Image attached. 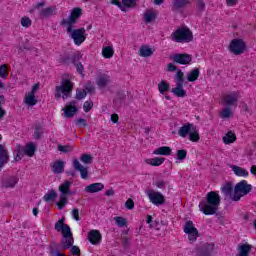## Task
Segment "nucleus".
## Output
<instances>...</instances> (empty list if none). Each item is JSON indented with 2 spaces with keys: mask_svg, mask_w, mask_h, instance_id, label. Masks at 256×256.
Here are the masks:
<instances>
[{
  "mask_svg": "<svg viewBox=\"0 0 256 256\" xmlns=\"http://www.w3.org/2000/svg\"><path fill=\"white\" fill-rule=\"evenodd\" d=\"M54 229L58 233H61L62 237L65 239L61 241V249H63L64 251L70 249V253L73 256H81V249L79 248V246H73L75 243V239L73 238V232H71V227L65 224V218L58 220L54 225Z\"/></svg>",
  "mask_w": 256,
  "mask_h": 256,
  "instance_id": "1",
  "label": "nucleus"
},
{
  "mask_svg": "<svg viewBox=\"0 0 256 256\" xmlns=\"http://www.w3.org/2000/svg\"><path fill=\"white\" fill-rule=\"evenodd\" d=\"M221 205V196L217 191H210L206 194L205 199L200 200L199 202V211L203 215H215L219 211Z\"/></svg>",
  "mask_w": 256,
  "mask_h": 256,
  "instance_id": "2",
  "label": "nucleus"
},
{
  "mask_svg": "<svg viewBox=\"0 0 256 256\" xmlns=\"http://www.w3.org/2000/svg\"><path fill=\"white\" fill-rule=\"evenodd\" d=\"M75 83L71 81L69 75L65 74L60 81V85L55 86V99H69L73 95V88Z\"/></svg>",
  "mask_w": 256,
  "mask_h": 256,
  "instance_id": "3",
  "label": "nucleus"
},
{
  "mask_svg": "<svg viewBox=\"0 0 256 256\" xmlns=\"http://www.w3.org/2000/svg\"><path fill=\"white\" fill-rule=\"evenodd\" d=\"M170 39L174 43H191L193 41V32L189 27L182 26L171 33Z\"/></svg>",
  "mask_w": 256,
  "mask_h": 256,
  "instance_id": "4",
  "label": "nucleus"
},
{
  "mask_svg": "<svg viewBox=\"0 0 256 256\" xmlns=\"http://www.w3.org/2000/svg\"><path fill=\"white\" fill-rule=\"evenodd\" d=\"M73 185V182L66 180L60 186L58 187V191L60 192L59 201L56 202V206L60 211L62 209H65L67 206V203H69V195H72L71 193V186Z\"/></svg>",
  "mask_w": 256,
  "mask_h": 256,
  "instance_id": "5",
  "label": "nucleus"
},
{
  "mask_svg": "<svg viewBox=\"0 0 256 256\" xmlns=\"http://www.w3.org/2000/svg\"><path fill=\"white\" fill-rule=\"evenodd\" d=\"M74 26H67L66 33L72 39L76 47H81L87 41V30L85 28L73 29Z\"/></svg>",
  "mask_w": 256,
  "mask_h": 256,
  "instance_id": "6",
  "label": "nucleus"
},
{
  "mask_svg": "<svg viewBox=\"0 0 256 256\" xmlns=\"http://www.w3.org/2000/svg\"><path fill=\"white\" fill-rule=\"evenodd\" d=\"M253 186L247 183V180H241L234 187V194L232 196L233 201H241V197H245V195H249Z\"/></svg>",
  "mask_w": 256,
  "mask_h": 256,
  "instance_id": "7",
  "label": "nucleus"
},
{
  "mask_svg": "<svg viewBox=\"0 0 256 256\" xmlns=\"http://www.w3.org/2000/svg\"><path fill=\"white\" fill-rule=\"evenodd\" d=\"M83 15V10L79 7L72 9L70 16L68 19H62L60 21V25L62 27H74L75 23H77V19H79Z\"/></svg>",
  "mask_w": 256,
  "mask_h": 256,
  "instance_id": "8",
  "label": "nucleus"
},
{
  "mask_svg": "<svg viewBox=\"0 0 256 256\" xmlns=\"http://www.w3.org/2000/svg\"><path fill=\"white\" fill-rule=\"evenodd\" d=\"M183 232L188 235V241L195 243L199 237V230L195 227V224L191 220H187L183 226Z\"/></svg>",
  "mask_w": 256,
  "mask_h": 256,
  "instance_id": "9",
  "label": "nucleus"
},
{
  "mask_svg": "<svg viewBox=\"0 0 256 256\" xmlns=\"http://www.w3.org/2000/svg\"><path fill=\"white\" fill-rule=\"evenodd\" d=\"M215 255V243H204L194 249V256H213Z\"/></svg>",
  "mask_w": 256,
  "mask_h": 256,
  "instance_id": "10",
  "label": "nucleus"
},
{
  "mask_svg": "<svg viewBox=\"0 0 256 256\" xmlns=\"http://www.w3.org/2000/svg\"><path fill=\"white\" fill-rule=\"evenodd\" d=\"M246 47L247 46L242 39H233L230 42L229 51L230 53H233V55H243V53H245Z\"/></svg>",
  "mask_w": 256,
  "mask_h": 256,
  "instance_id": "11",
  "label": "nucleus"
},
{
  "mask_svg": "<svg viewBox=\"0 0 256 256\" xmlns=\"http://www.w3.org/2000/svg\"><path fill=\"white\" fill-rule=\"evenodd\" d=\"M172 60L178 65H191L193 57L187 53H177L172 56Z\"/></svg>",
  "mask_w": 256,
  "mask_h": 256,
  "instance_id": "12",
  "label": "nucleus"
},
{
  "mask_svg": "<svg viewBox=\"0 0 256 256\" xmlns=\"http://www.w3.org/2000/svg\"><path fill=\"white\" fill-rule=\"evenodd\" d=\"M222 101L227 107H237V103H239V94L237 92L226 94L223 96Z\"/></svg>",
  "mask_w": 256,
  "mask_h": 256,
  "instance_id": "13",
  "label": "nucleus"
},
{
  "mask_svg": "<svg viewBox=\"0 0 256 256\" xmlns=\"http://www.w3.org/2000/svg\"><path fill=\"white\" fill-rule=\"evenodd\" d=\"M148 198L153 205H163L165 203V196L158 191H150L148 193Z\"/></svg>",
  "mask_w": 256,
  "mask_h": 256,
  "instance_id": "14",
  "label": "nucleus"
},
{
  "mask_svg": "<svg viewBox=\"0 0 256 256\" xmlns=\"http://www.w3.org/2000/svg\"><path fill=\"white\" fill-rule=\"evenodd\" d=\"M189 3H191L190 0H172L171 10L173 13H181Z\"/></svg>",
  "mask_w": 256,
  "mask_h": 256,
  "instance_id": "15",
  "label": "nucleus"
},
{
  "mask_svg": "<svg viewBox=\"0 0 256 256\" xmlns=\"http://www.w3.org/2000/svg\"><path fill=\"white\" fill-rule=\"evenodd\" d=\"M72 165L75 171H79L81 179H88L89 170L81 165V162H79V160L74 159Z\"/></svg>",
  "mask_w": 256,
  "mask_h": 256,
  "instance_id": "16",
  "label": "nucleus"
},
{
  "mask_svg": "<svg viewBox=\"0 0 256 256\" xmlns=\"http://www.w3.org/2000/svg\"><path fill=\"white\" fill-rule=\"evenodd\" d=\"M101 239L103 236L99 230H90L88 233V241H90L91 245H99L101 243Z\"/></svg>",
  "mask_w": 256,
  "mask_h": 256,
  "instance_id": "17",
  "label": "nucleus"
},
{
  "mask_svg": "<svg viewBox=\"0 0 256 256\" xmlns=\"http://www.w3.org/2000/svg\"><path fill=\"white\" fill-rule=\"evenodd\" d=\"M194 129L195 126L193 124L189 122L185 123L179 128L178 135L179 137H182V139H185L187 135L189 136Z\"/></svg>",
  "mask_w": 256,
  "mask_h": 256,
  "instance_id": "18",
  "label": "nucleus"
},
{
  "mask_svg": "<svg viewBox=\"0 0 256 256\" xmlns=\"http://www.w3.org/2000/svg\"><path fill=\"white\" fill-rule=\"evenodd\" d=\"M19 183V178L17 176H10L8 178H5L2 180V187L5 189H13L15 188V185Z\"/></svg>",
  "mask_w": 256,
  "mask_h": 256,
  "instance_id": "19",
  "label": "nucleus"
},
{
  "mask_svg": "<svg viewBox=\"0 0 256 256\" xmlns=\"http://www.w3.org/2000/svg\"><path fill=\"white\" fill-rule=\"evenodd\" d=\"M9 163V151L7 148L0 144V169H3L5 165Z\"/></svg>",
  "mask_w": 256,
  "mask_h": 256,
  "instance_id": "20",
  "label": "nucleus"
},
{
  "mask_svg": "<svg viewBox=\"0 0 256 256\" xmlns=\"http://www.w3.org/2000/svg\"><path fill=\"white\" fill-rule=\"evenodd\" d=\"M105 189V185L101 182L92 183L84 188L85 193H99V191H103Z\"/></svg>",
  "mask_w": 256,
  "mask_h": 256,
  "instance_id": "21",
  "label": "nucleus"
},
{
  "mask_svg": "<svg viewBox=\"0 0 256 256\" xmlns=\"http://www.w3.org/2000/svg\"><path fill=\"white\" fill-rule=\"evenodd\" d=\"M63 111L64 116L67 117V119H71V117L75 116V113H77L78 109L77 106H75V102H70L63 108Z\"/></svg>",
  "mask_w": 256,
  "mask_h": 256,
  "instance_id": "22",
  "label": "nucleus"
},
{
  "mask_svg": "<svg viewBox=\"0 0 256 256\" xmlns=\"http://www.w3.org/2000/svg\"><path fill=\"white\" fill-rule=\"evenodd\" d=\"M110 81H111V77L109 75L101 74L96 79V85L97 87H99V89H105V87L109 85Z\"/></svg>",
  "mask_w": 256,
  "mask_h": 256,
  "instance_id": "23",
  "label": "nucleus"
},
{
  "mask_svg": "<svg viewBox=\"0 0 256 256\" xmlns=\"http://www.w3.org/2000/svg\"><path fill=\"white\" fill-rule=\"evenodd\" d=\"M155 53V48L149 47V45H142L138 50L139 57H151Z\"/></svg>",
  "mask_w": 256,
  "mask_h": 256,
  "instance_id": "24",
  "label": "nucleus"
},
{
  "mask_svg": "<svg viewBox=\"0 0 256 256\" xmlns=\"http://www.w3.org/2000/svg\"><path fill=\"white\" fill-rule=\"evenodd\" d=\"M230 169H232V172L234 175H236V177H249V171L241 166L232 165L230 166Z\"/></svg>",
  "mask_w": 256,
  "mask_h": 256,
  "instance_id": "25",
  "label": "nucleus"
},
{
  "mask_svg": "<svg viewBox=\"0 0 256 256\" xmlns=\"http://www.w3.org/2000/svg\"><path fill=\"white\" fill-rule=\"evenodd\" d=\"M174 79L176 81V87L174 89H184L183 83H185V74L182 70L176 72Z\"/></svg>",
  "mask_w": 256,
  "mask_h": 256,
  "instance_id": "26",
  "label": "nucleus"
},
{
  "mask_svg": "<svg viewBox=\"0 0 256 256\" xmlns=\"http://www.w3.org/2000/svg\"><path fill=\"white\" fill-rule=\"evenodd\" d=\"M222 141L225 145H231L237 141V135L233 131H228L223 137Z\"/></svg>",
  "mask_w": 256,
  "mask_h": 256,
  "instance_id": "27",
  "label": "nucleus"
},
{
  "mask_svg": "<svg viewBox=\"0 0 256 256\" xmlns=\"http://www.w3.org/2000/svg\"><path fill=\"white\" fill-rule=\"evenodd\" d=\"M173 149H171V147L169 146H161L156 148L153 151V155H164L166 157H169V155H171Z\"/></svg>",
  "mask_w": 256,
  "mask_h": 256,
  "instance_id": "28",
  "label": "nucleus"
},
{
  "mask_svg": "<svg viewBox=\"0 0 256 256\" xmlns=\"http://www.w3.org/2000/svg\"><path fill=\"white\" fill-rule=\"evenodd\" d=\"M52 171L56 175L63 173L65 171V162L62 160L54 162V164L52 165Z\"/></svg>",
  "mask_w": 256,
  "mask_h": 256,
  "instance_id": "29",
  "label": "nucleus"
},
{
  "mask_svg": "<svg viewBox=\"0 0 256 256\" xmlns=\"http://www.w3.org/2000/svg\"><path fill=\"white\" fill-rule=\"evenodd\" d=\"M200 75H201V71H199V68H194L187 74V81L189 83H195V81L199 79Z\"/></svg>",
  "mask_w": 256,
  "mask_h": 256,
  "instance_id": "30",
  "label": "nucleus"
},
{
  "mask_svg": "<svg viewBox=\"0 0 256 256\" xmlns=\"http://www.w3.org/2000/svg\"><path fill=\"white\" fill-rule=\"evenodd\" d=\"M55 9H57L55 6L43 8L42 10L39 11V15L40 17H42V19H47V17H51V15H55Z\"/></svg>",
  "mask_w": 256,
  "mask_h": 256,
  "instance_id": "31",
  "label": "nucleus"
},
{
  "mask_svg": "<svg viewBox=\"0 0 256 256\" xmlns=\"http://www.w3.org/2000/svg\"><path fill=\"white\" fill-rule=\"evenodd\" d=\"M171 85L166 80H161L158 84V91L160 95H165V93H168L170 91Z\"/></svg>",
  "mask_w": 256,
  "mask_h": 256,
  "instance_id": "32",
  "label": "nucleus"
},
{
  "mask_svg": "<svg viewBox=\"0 0 256 256\" xmlns=\"http://www.w3.org/2000/svg\"><path fill=\"white\" fill-rule=\"evenodd\" d=\"M147 165H151L152 167H161L162 164L165 163V158L155 157L146 160Z\"/></svg>",
  "mask_w": 256,
  "mask_h": 256,
  "instance_id": "33",
  "label": "nucleus"
},
{
  "mask_svg": "<svg viewBox=\"0 0 256 256\" xmlns=\"http://www.w3.org/2000/svg\"><path fill=\"white\" fill-rule=\"evenodd\" d=\"M36 149L37 148L35 147V144H33V142H30L26 145L25 148H22V151L28 157H33V155H35Z\"/></svg>",
  "mask_w": 256,
  "mask_h": 256,
  "instance_id": "34",
  "label": "nucleus"
},
{
  "mask_svg": "<svg viewBox=\"0 0 256 256\" xmlns=\"http://www.w3.org/2000/svg\"><path fill=\"white\" fill-rule=\"evenodd\" d=\"M24 103L29 107L35 106V104L37 103V100L35 99V94H33V92H29L28 94H26L24 98Z\"/></svg>",
  "mask_w": 256,
  "mask_h": 256,
  "instance_id": "35",
  "label": "nucleus"
},
{
  "mask_svg": "<svg viewBox=\"0 0 256 256\" xmlns=\"http://www.w3.org/2000/svg\"><path fill=\"white\" fill-rule=\"evenodd\" d=\"M115 55V50L112 46H105L102 48V56L104 59H111Z\"/></svg>",
  "mask_w": 256,
  "mask_h": 256,
  "instance_id": "36",
  "label": "nucleus"
},
{
  "mask_svg": "<svg viewBox=\"0 0 256 256\" xmlns=\"http://www.w3.org/2000/svg\"><path fill=\"white\" fill-rule=\"evenodd\" d=\"M58 195L57 192H55V190H50L48 191L44 196H43V200L46 203H51L53 201H55V199H57Z\"/></svg>",
  "mask_w": 256,
  "mask_h": 256,
  "instance_id": "37",
  "label": "nucleus"
},
{
  "mask_svg": "<svg viewBox=\"0 0 256 256\" xmlns=\"http://www.w3.org/2000/svg\"><path fill=\"white\" fill-rule=\"evenodd\" d=\"M188 139H189L192 143H197V142H199V140L201 139V136L199 135V131H197V128L194 127V129H192V131H191L190 134L188 135Z\"/></svg>",
  "mask_w": 256,
  "mask_h": 256,
  "instance_id": "38",
  "label": "nucleus"
},
{
  "mask_svg": "<svg viewBox=\"0 0 256 256\" xmlns=\"http://www.w3.org/2000/svg\"><path fill=\"white\" fill-rule=\"evenodd\" d=\"M251 252V245L249 244H242L239 247V255L238 256H249V253Z\"/></svg>",
  "mask_w": 256,
  "mask_h": 256,
  "instance_id": "39",
  "label": "nucleus"
},
{
  "mask_svg": "<svg viewBox=\"0 0 256 256\" xmlns=\"http://www.w3.org/2000/svg\"><path fill=\"white\" fill-rule=\"evenodd\" d=\"M43 136V124L38 123L34 128V139L39 140Z\"/></svg>",
  "mask_w": 256,
  "mask_h": 256,
  "instance_id": "40",
  "label": "nucleus"
},
{
  "mask_svg": "<svg viewBox=\"0 0 256 256\" xmlns=\"http://www.w3.org/2000/svg\"><path fill=\"white\" fill-rule=\"evenodd\" d=\"M171 93L175 95V97H187V91L184 88H172Z\"/></svg>",
  "mask_w": 256,
  "mask_h": 256,
  "instance_id": "41",
  "label": "nucleus"
},
{
  "mask_svg": "<svg viewBox=\"0 0 256 256\" xmlns=\"http://www.w3.org/2000/svg\"><path fill=\"white\" fill-rule=\"evenodd\" d=\"M20 24L22 27H25V29H29V27L33 25V21L28 16H23L20 20Z\"/></svg>",
  "mask_w": 256,
  "mask_h": 256,
  "instance_id": "42",
  "label": "nucleus"
},
{
  "mask_svg": "<svg viewBox=\"0 0 256 256\" xmlns=\"http://www.w3.org/2000/svg\"><path fill=\"white\" fill-rule=\"evenodd\" d=\"M114 221L117 227H127V220L124 217L116 216Z\"/></svg>",
  "mask_w": 256,
  "mask_h": 256,
  "instance_id": "43",
  "label": "nucleus"
},
{
  "mask_svg": "<svg viewBox=\"0 0 256 256\" xmlns=\"http://www.w3.org/2000/svg\"><path fill=\"white\" fill-rule=\"evenodd\" d=\"M0 77L1 79H7V77H9V69L7 68V64L0 65Z\"/></svg>",
  "mask_w": 256,
  "mask_h": 256,
  "instance_id": "44",
  "label": "nucleus"
},
{
  "mask_svg": "<svg viewBox=\"0 0 256 256\" xmlns=\"http://www.w3.org/2000/svg\"><path fill=\"white\" fill-rule=\"evenodd\" d=\"M231 107L227 106L220 112L221 119H229L232 115Z\"/></svg>",
  "mask_w": 256,
  "mask_h": 256,
  "instance_id": "45",
  "label": "nucleus"
},
{
  "mask_svg": "<svg viewBox=\"0 0 256 256\" xmlns=\"http://www.w3.org/2000/svg\"><path fill=\"white\" fill-rule=\"evenodd\" d=\"M176 159L178 161H185V159H187V150L185 149L177 150Z\"/></svg>",
  "mask_w": 256,
  "mask_h": 256,
  "instance_id": "46",
  "label": "nucleus"
},
{
  "mask_svg": "<svg viewBox=\"0 0 256 256\" xmlns=\"http://www.w3.org/2000/svg\"><path fill=\"white\" fill-rule=\"evenodd\" d=\"M80 161L84 163V165H89V163H93V156H91V154H82Z\"/></svg>",
  "mask_w": 256,
  "mask_h": 256,
  "instance_id": "47",
  "label": "nucleus"
},
{
  "mask_svg": "<svg viewBox=\"0 0 256 256\" xmlns=\"http://www.w3.org/2000/svg\"><path fill=\"white\" fill-rule=\"evenodd\" d=\"M137 5V0H122V7H124V10L125 8H133Z\"/></svg>",
  "mask_w": 256,
  "mask_h": 256,
  "instance_id": "48",
  "label": "nucleus"
},
{
  "mask_svg": "<svg viewBox=\"0 0 256 256\" xmlns=\"http://www.w3.org/2000/svg\"><path fill=\"white\" fill-rule=\"evenodd\" d=\"M222 192L224 195H233V185L231 183H226L225 186L222 187Z\"/></svg>",
  "mask_w": 256,
  "mask_h": 256,
  "instance_id": "49",
  "label": "nucleus"
},
{
  "mask_svg": "<svg viewBox=\"0 0 256 256\" xmlns=\"http://www.w3.org/2000/svg\"><path fill=\"white\" fill-rule=\"evenodd\" d=\"M155 12L152 11H148L144 14V20L146 23H151V21H153V19H155Z\"/></svg>",
  "mask_w": 256,
  "mask_h": 256,
  "instance_id": "50",
  "label": "nucleus"
},
{
  "mask_svg": "<svg viewBox=\"0 0 256 256\" xmlns=\"http://www.w3.org/2000/svg\"><path fill=\"white\" fill-rule=\"evenodd\" d=\"M85 97H87V91L85 89L76 90V99H78V101L85 99Z\"/></svg>",
  "mask_w": 256,
  "mask_h": 256,
  "instance_id": "51",
  "label": "nucleus"
},
{
  "mask_svg": "<svg viewBox=\"0 0 256 256\" xmlns=\"http://www.w3.org/2000/svg\"><path fill=\"white\" fill-rule=\"evenodd\" d=\"M2 102L5 103V96L0 95V119H3L7 115V111L3 109Z\"/></svg>",
  "mask_w": 256,
  "mask_h": 256,
  "instance_id": "52",
  "label": "nucleus"
},
{
  "mask_svg": "<svg viewBox=\"0 0 256 256\" xmlns=\"http://www.w3.org/2000/svg\"><path fill=\"white\" fill-rule=\"evenodd\" d=\"M83 109L85 113H89V111L93 109V101L91 100L85 101L83 104Z\"/></svg>",
  "mask_w": 256,
  "mask_h": 256,
  "instance_id": "53",
  "label": "nucleus"
},
{
  "mask_svg": "<svg viewBox=\"0 0 256 256\" xmlns=\"http://www.w3.org/2000/svg\"><path fill=\"white\" fill-rule=\"evenodd\" d=\"M76 127H87V120L84 118H78L75 120Z\"/></svg>",
  "mask_w": 256,
  "mask_h": 256,
  "instance_id": "54",
  "label": "nucleus"
},
{
  "mask_svg": "<svg viewBox=\"0 0 256 256\" xmlns=\"http://www.w3.org/2000/svg\"><path fill=\"white\" fill-rule=\"evenodd\" d=\"M72 215V219H74V221H81V217L79 216V210L77 208H74L71 212Z\"/></svg>",
  "mask_w": 256,
  "mask_h": 256,
  "instance_id": "55",
  "label": "nucleus"
},
{
  "mask_svg": "<svg viewBox=\"0 0 256 256\" xmlns=\"http://www.w3.org/2000/svg\"><path fill=\"white\" fill-rule=\"evenodd\" d=\"M75 68H76L77 73H79V75H83V71H85V67L83 66V64L81 62L75 63Z\"/></svg>",
  "mask_w": 256,
  "mask_h": 256,
  "instance_id": "56",
  "label": "nucleus"
},
{
  "mask_svg": "<svg viewBox=\"0 0 256 256\" xmlns=\"http://www.w3.org/2000/svg\"><path fill=\"white\" fill-rule=\"evenodd\" d=\"M125 207L126 209H129V211L135 209V202H133V199L129 198L125 203Z\"/></svg>",
  "mask_w": 256,
  "mask_h": 256,
  "instance_id": "57",
  "label": "nucleus"
},
{
  "mask_svg": "<svg viewBox=\"0 0 256 256\" xmlns=\"http://www.w3.org/2000/svg\"><path fill=\"white\" fill-rule=\"evenodd\" d=\"M58 151H61L62 153H69V151H71V146L58 145Z\"/></svg>",
  "mask_w": 256,
  "mask_h": 256,
  "instance_id": "58",
  "label": "nucleus"
},
{
  "mask_svg": "<svg viewBox=\"0 0 256 256\" xmlns=\"http://www.w3.org/2000/svg\"><path fill=\"white\" fill-rule=\"evenodd\" d=\"M84 91H87V93H94L95 92V86H93V84H91V82H89L85 85Z\"/></svg>",
  "mask_w": 256,
  "mask_h": 256,
  "instance_id": "59",
  "label": "nucleus"
},
{
  "mask_svg": "<svg viewBox=\"0 0 256 256\" xmlns=\"http://www.w3.org/2000/svg\"><path fill=\"white\" fill-rule=\"evenodd\" d=\"M23 155H25V152H23V148H20L17 152H16V161H21V159H23Z\"/></svg>",
  "mask_w": 256,
  "mask_h": 256,
  "instance_id": "60",
  "label": "nucleus"
},
{
  "mask_svg": "<svg viewBox=\"0 0 256 256\" xmlns=\"http://www.w3.org/2000/svg\"><path fill=\"white\" fill-rule=\"evenodd\" d=\"M111 3L112 5H116V7H119V9H121L122 11H125L123 2L121 3L120 0H112Z\"/></svg>",
  "mask_w": 256,
  "mask_h": 256,
  "instance_id": "61",
  "label": "nucleus"
},
{
  "mask_svg": "<svg viewBox=\"0 0 256 256\" xmlns=\"http://www.w3.org/2000/svg\"><path fill=\"white\" fill-rule=\"evenodd\" d=\"M197 9L199 11H205V2L203 0H199L197 3Z\"/></svg>",
  "mask_w": 256,
  "mask_h": 256,
  "instance_id": "62",
  "label": "nucleus"
},
{
  "mask_svg": "<svg viewBox=\"0 0 256 256\" xmlns=\"http://www.w3.org/2000/svg\"><path fill=\"white\" fill-rule=\"evenodd\" d=\"M155 186H156L158 189H164V188H165V181L159 180V181L155 182Z\"/></svg>",
  "mask_w": 256,
  "mask_h": 256,
  "instance_id": "63",
  "label": "nucleus"
},
{
  "mask_svg": "<svg viewBox=\"0 0 256 256\" xmlns=\"http://www.w3.org/2000/svg\"><path fill=\"white\" fill-rule=\"evenodd\" d=\"M125 97H126L125 92L120 91V92L117 93V99L119 101H123L125 99Z\"/></svg>",
  "mask_w": 256,
  "mask_h": 256,
  "instance_id": "64",
  "label": "nucleus"
}]
</instances>
